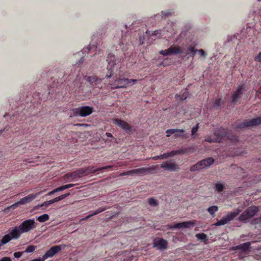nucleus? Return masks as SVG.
<instances>
[{"instance_id":"20e7f679","label":"nucleus","mask_w":261,"mask_h":261,"mask_svg":"<svg viewBox=\"0 0 261 261\" xmlns=\"http://www.w3.org/2000/svg\"><path fill=\"white\" fill-rule=\"evenodd\" d=\"M112 166H106L102 167L95 169L94 166H89L88 167L82 168L78 169V171L81 177L88 175L91 173H94L96 171H101L105 169H110Z\"/></svg>"},{"instance_id":"2eb2a0df","label":"nucleus","mask_w":261,"mask_h":261,"mask_svg":"<svg viewBox=\"0 0 261 261\" xmlns=\"http://www.w3.org/2000/svg\"><path fill=\"white\" fill-rule=\"evenodd\" d=\"M195 225L194 221H189L184 222H180L175 224L174 225H168L167 227L169 229H172L174 228H189L191 226H194Z\"/></svg>"},{"instance_id":"a18cd8bd","label":"nucleus","mask_w":261,"mask_h":261,"mask_svg":"<svg viewBox=\"0 0 261 261\" xmlns=\"http://www.w3.org/2000/svg\"><path fill=\"white\" fill-rule=\"evenodd\" d=\"M168 157H173L174 155H176V150H172L169 152H167Z\"/></svg>"},{"instance_id":"4468645a","label":"nucleus","mask_w":261,"mask_h":261,"mask_svg":"<svg viewBox=\"0 0 261 261\" xmlns=\"http://www.w3.org/2000/svg\"><path fill=\"white\" fill-rule=\"evenodd\" d=\"M86 80L90 84L92 88L98 87V86L100 85L102 81L103 80V77H98L96 75H91L85 77Z\"/></svg>"},{"instance_id":"f704fd0d","label":"nucleus","mask_w":261,"mask_h":261,"mask_svg":"<svg viewBox=\"0 0 261 261\" xmlns=\"http://www.w3.org/2000/svg\"><path fill=\"white\" fill-rule=\"evenodd\" d=\"M224 102L220 98L216 99L214 103V107L219 108L223 104Z\"/></svg>"},{"instance_id":"de8ad7c7","label":"nucleus","mask_w":261,"mask_h":261,"mask_svg":"<svg viewBox=\"0 0 261 261\" xmlns=\"http://www.w3.org/2000/svg\"><path fill=\"white\" fill-rule=\"evenodd\" d=\"M105 210H106V208L101 207V208L96 210L95 212L92 214V215H93V216L95 215H97V214H99V213L102 212Z\"/></svg>"},{"instance_id":"72a5a7b5","label":"nucleus","mask_w":261,"mask_h":261,"mask_svg":"<svg viewBox=\"0 0 261 261\" xmlns=\"http://www.w3.org/2000/svg\"><path fill=\"white\" fill-rule=\"evenodd\" d=\"M196 238L201 240H207V235L204 233H199L196 234Z\"/></svg>"},{"instance_id":"473e14b6","label":"nucleus","mask_w":261,"mask_h":261,"mask_svg":"<svg viewBox=\"0 0 261 261\" xmlns=\"http://www.w3.org/2000/svg\"><path fill=\"white\" fill-rule=\"evenodd\" d=\"M190 149V148H182L179 150H176V155L188 153H189Z\"/></svg>"},{"instance_id":"f257e3e1","label":"nucleus","mask_w":261,"mask_h":261,"mask_svg":"<svg viewBox=\"0 0 261 261\" xmlns=\"http://www.w3.org/2000/svg\"><path fill=\"white\" fill-rule=\"evenodd\" d=\"M214 136L218 140V143H220L222 140H230L232 144L235 145L239 141L237 136L232 135L227 129L221 127L214 132Z\"/></svg>"},{"instance_id":"6ab92c4d","label":"nucleus","mask_w":261,"mask_h":261,"mask_svg":"<svg viewBox=\"0 0 261 261\" xmlns=\"http://www.w3.org/2000/svg\"><path fill=\"white\" fill-rule=\"evenodd\" d=\"M202 169L209 167L214 163V159L213 158L209 157L203 159L199 162Z\"/></svg>"},{"instance_id":"dca6fc26","label":"nucleus","mask_w":261,"mask_h":261,"mask_svg":"<svg viewBox=\"0 0 261 261\" xmlns=\"http://www.w3.org/2000/svg\"><path fill=\"white\" fill-rule=\"evenodd\" d=\"M46 191V190L38 192L35 194H29L28 196L22 198L19 201L18 203H20V204H25L27 203H30L32 201L35 199L36 197L44 192Z\"/></svg>"},{"instance_id":"c85d7f7f","label":"nucleus","mask_w":261,"mask_h":261,"mask_svg":"<svg viewBox=\"0 0 261 261\" xmlns=\"http://www.w3.org/2000/svg\"><path fill=\"white\" fill-rule=\"evenodd\" d=\"M218 207L216 205L211 206L207 208L208 212L213 216L215 215V213L218 211Z\"/></svg>"},{"instance_id":"4be33fe9","label":"nucleus","mask_w":261,"mask_h":261,"mask_svg":"<svg viewBox=\"0 0 261 261\" xmlns=\"http://www.w3.org/2000/svg\"><path fill=\"white\" fill-rule=\"evenodd\" d=\"M250 246V243L247 242L233 247L232 248L233 250H240L242 252H245L249 249Z\"/></svg>"},{"instance_id":"09e8293b","label":"nucleus","mask_w":261,"mask_h":261,"mask_svg":"<svg viewBox=\"0 0 261 261\" xmlns=\"http://www.w3.org/2000/svg\"><path fill=\"white\" fill-rule=\"evenodd\" d=\"M24 252H16L14 253V256L16 258H19L22 255Z\"/></svg>"},{"instance_id":"f03ea898","label":"nucleus","mask_w":261,"mask_h":261,"mask_svg":"<svg viewBox=\"0 0 261 261\" xmlns=\"http://www.w3.org/2000/svg\"><path fill=\"white\" fill-rule=\"evenodd\" d=\"M107 61L108 62V65L107 68L108 72L106 73V77L110 78L113 74L115 69H117V65L120 62V60L116 59L115 56L109 55Z\"/></svg>"},{"instance_id":"9d476101","label":"nucleus","mask_w":261,"mask_h":261,"mask_svg":"<svg viewBox=\"0 0 261 261\" xmlns=\"http://www.w3.org/2000/svg\"><path fill=\"white\" fill-rule=\"evenodd\" d=\"M244 92V85H240L238 86L237 89L234 91L231 97L230 102L236 105L239 100L241 99Z\"/></svg>"},{"instance_id":"5701e85b","label":"nucleus","mask_w":261,"mask_h":261,"mask_svg":"<svg viewBox=\"0 0 261 261\" xmlns=\"http://www.w3.org/2000/svg\"><path fill=\"white\" fill-rule=\"evenodd\" d=\"M245 211L246 213L249 214V216L252 218L257 213L258 208L256 206H251L248 207Z\"/></svg>"},{"instance_id":"864d4df0","label":"nucleus","mask_w":261,"mask_h":261,"mask_svg":"<svg viewBox=\"0 0 261 261\" xmlns=\"http://www.w3.org/2000/svg\"><path fill=\"white\" fill-rule=\"evenodd\" d=\"M93 215L92 214H91V215H89L88 216H87L86 217L84 218H82L80 220V222L81 223L83 221H86L88 219H89L91 216H92Z\"/></svg>"},{"instance_id":"f3484780","label":"nucleus","mask_w":261,"mask_h":261,"mask_svg":"<svg viewBox=\"0 0 261 261\" xmlns=\"http://www.w3.org/2000/svg\"><path fill=\"white\" fill-rule=\"evenodd\" d=\"M161 167L165 170L170 171H177L179 169V166L176 163H171L167 161L163 162L161 164Z\"/></svg>"},{"instance_id":"bb28decb","label":"nucleus","mask_w":261,"mask_h":261,"mask_svg":"<svg viewBox=\"0 0 261 261\" xmlns=\"http://www.w3.org/2000/svg\"><path fill=\"white\" fill-rule=\"evenodd\" d=\"M55 202H54V199H51L50 200H48V201H46L40 204H39L37 206V208H39V207H48L49 205H50V204H53V203H54Z\"/></svg>"},{"instance_id":"e433bc0d","label":"nucleus","mask_w":261,"mask_h":261,"mask_svg":"<svg viewBox=\"0 0 261 261\" xmlns=\"http://www.w3.org/2000/svg\"><path fill=\"white\" fill-rule=\"evenodd\" d=\"M148 203L151 206H156L158 205L157 201L153 198L148 199Z\"/></svg>"},{"instance_id":"412c9836","label":"nucleus","mask_w":261,"mask_h":261,"mask_svg":"<svg viewBox=\"0 0 261 261\" xmlns=\"http://www.w3.org/2000/svg\"><path fill=\"white\" fill-rule=\"evenodd\" d=\"M182 93H179L178 94H176L175 95V98L177 100H180L181 102L183 101L184 100L186 99L188 97L189 93L187 89H185Z\"/></svg>"},{"instance_id":"b1692460","label":"nucleus","mask_w":261,"mask_h":261,"mask_svg":"<svg viewBox=\"0 0 261 261\" xmlns=\"http://www.w3.org/2000/svg\"><path fill=\"white\" fill-rule=\"evenodd\" d=\"M65 176L68 178H70L72 180L76 178H81L77 170L72 172L68 173L66 174Z\"/></svg>"},{"instance_id":"ea45409f","label":"nucleus","mask_w":261,"mask_h":261,"mask_svg":"<svg viewBox=\"0 0 261 261\" xmlns=\"http://www.w3.org/2000/svg\"><path fill=\"white\" fill-rule=\"evenodd\" d=\"M205 141L209 143L217 142V141H218V140L216 139V137L212 138L210 137H207L205 139Z\"/></svg>"},{"instance_id":"680f3d73","label":"nucleus","mask_w":261,"mask_h":261,"mask_svg":"<svg viewBox=\"0 0 261 261\" xmlns=\"http://www.w3.org/2000/svg\"><path fill=\"white\" fill-rule=\"evenodd\" d=\"M4 129H1L0 130V134H1L3 132H4Z\"/></svg>"},{"instance_id":"393cba45","label":"nucleus","mask_w":261,"mask_h":261,"mask_svg":"<svg viewBox=\"0 0 261 261\" xmlns=\"http://www.w3.org/2000/svg\"><path fill=\"white\" fill-rule=\"evenodd\" d=\"M177 132L174 134L175 138L181 137L182 138H188L189 136L187 134L185 133V130L184 129H176Z\"/></svg>"},{"instance_id":"13d9d810","label":"nucleus","mask_w":261,"mask_h":261,"mask_svg":"<svg viewBox=\"0 0 261 261\" xmlns=\"http://www.w3.org/2000/svg\"><path fill=\"white\" fill-rule=\"evenodd\" d=\"M54 200L55 203L56 202L60 201V197L59 196L54 198Z\"/></svg>"},{"instance_id":"c9c22d12","label":"nucleus","mask_w":261,"mask_h":261,"mask_svg":"<svg viewBox=\"0 0 261 261\" xmlns=\"http://www.w3.org/2000/svg\"><path fill=\"white\" fill-rule=\"evenodd\" d=\"M35 246L33 245L29 246L24 251V252L31 253L34 251L35 250Z\"/></svg>"},{"instance_id":"cd10ccee","label":"nucleus","mask_w":261,"mask_h":261,"mask_svg":"<svg viewBox=\"0 0 261 261\" xmlns=\"http://www.w3.org/2000/svg\"><path fill=\"white\" fill-rule=\"evenodd\" d=\"M49 217L47 214H43L37 218V220L40 222H44L49 220Z\"/></svg>"},{"instance_id":"79ce46f5","label":"nucleus","mask_w":261,"mask_h":261,"mask_svg":"<svg viewBox=\"0 0 261 261\" xmlns=\"http://www.w3.org/2000/svg\"><path fill=\"white\" fill-rule=\"evenodd\" d=\"M200 57H203L205 58L207 56V54L202 49H197V51Z\"/></svg>"},{"instance_id":"bf43d9fd","label":"nucleus","mask_w":261,"mask_h":261,"mask_svg":"<svg viewBox=\"0 0 261 261\" xmlns=\"http://www.w3.org/2000/svg\"><path fill=\"white\" fill-rule=\"evenodd\" d=\"M152 159L153 160H157L158 159H160V155L154 156L152 157Z\"/></svg>"},{"instance_id":"49530a36","label":"nucleus","mask_w":261,"mask_h":261,"mask_svg":"<svg viewBox=\"0 0 261 261\" xmlns=\"http://www.w3.org/2000/svg\"><path fill=\"white\" fill-rule=\"evenodd\" d=\"M255 61L261 63V52L259 53L255 57Z\"/></svg>"},{"instance_id":"aec40b11","label":"nucleus","mask_w":261,"mask_h":261,"mask_svg":"<svg viewBox=\"0 0 261 261\" xmlns=\"http://www.w3.org/2000/svg\"><path fill=\"white\" fill-rule=\"evenodd\" d=\"M197 51V49L195 48V46L191 45L187 47V51H184V53L186 54V56L189 59L190 57H194Z\"/></svg>"},{"instance_id":"ddd939ff","label":"nucleus","mask_w":261,"mask_h":261,"mask_svg":"<svg viewBox=\"0 0 261 261\" xmlns=\"http://www.w3.org/2000/svg\"><path fill=\"white\" fill-rule=\"evenodd\" d=\"M113 122L124 130L127 134H130L132 132V126L126 122L118 118H115L113 119Z\"/></svg>"},{"instance_id":"a19ab883","label":"nucleus","mask_w":261,"mask_h":261,"mask_svg":"<svg viewBox=\"0 0 261 261\" xmlns=\"http://www.w3.org/2000/svg\"><path fill=\"white\" fill-rule=\"evenodd\" d=\"M74 186V184H70L63 185V186H61V188L62 191H63L66 189L73 187Z\"/></svg>"},{"instance_id":"3c124183","label":"nucleus","mask_w":261,"mask_h":261,"mask_svg":"<svg viewBox=\"0 0 261 261\" xmlns=\"http://www.w3.org/2000/svg\"><path fill=\"white\" fill-rule=\"evenodd\" d=\"M19 205H20V203H18V201L15 203L14 204H12L10 206V208L12 210L15 209Z\"/></svg>"},{"instance_id":"f8f14e48","label":"nucleus","mask_w":261,"mask_h":261,"mask_svg":"<svg viewBox=\"0 0 261 261\" xmlns=\"http://www.w3.org/2000/svg\"><path fill=\"white\" fill-rule=\"evenodd\" d=\"M261 124V117L253 118L249 120H246L240 123L238 126V128H243L246 127L253 126Z\"/></svg>"},{"instance_id":"e2e57ef3","label":"nucleus","mask_w":261,"mask_h":261,"mask_svg":"<svg viewBox=\"0 0 261 261\" xmlns=\"http://www.w3.org/2000/svg\"><path fill=\"white\" fill-rule=\"evenodd\" d=\"M87 49L88 50V51H89L91 49V46H89V47H88V48H87Z\"/></svg>"},{"instance_id":"37998d69","label":"nucleus","mask_w":261,"mask_h":261,"mask_svg":"<svg viewBox=\"0 0 261 261\" xmlns=\"http://www.w3.org/2000/svg\"><path fill=\"white\" fill-rule=\"evenodd\" d=\"M198 128H199V123H197L195 126H194L192 128V130H191L192 135H194L195 134V133L197 132Z\"/></svg>"},{"instance_id":"6e6552de","label":"nucleus","mask_w":261,"mask_h":261,"mask_svg":"<svg viewBox=\"0 0 261 261\" xmlns=\"http://www.w3.org/2000/svg\"><path fill=\"white\" fill-rule=\"evenodd\" d=\"M182 48L178 45H172L169 48L160 51L159 54L166 56L176 55L177 54H184Z\"/></svg>"},{"instance_id":"5fc2aeb1","label":"nucleus","mask_w":261,"mask_h":261,"mask_svg":"<svg viewBox=\"0 0 261 261\" xmlns=\"http://www.w3.org/2000/svg\"><path fill=\"white\" fill-rule=\"evenodd\" d=\"M159 155H160V159H166L168 158L167 153H165L160 154Z\"/></svg>"},{"instance_id":"c756f323","label":"nucleus","mask_w":261,"mask_h":261,"mask_svg":"<svg viewBox=\"0 0 261 261\" xmlns=\"http://www.w3.org/2000/svg\"><path fill=\"white\" fill-rule=\"evenodd\" d=\"M74 84V89L75 91L77 90V89L80 88L82 84V82L80 81V79H78V77L74 80L73 82Z\"/></svg>"},{"instance_id":"7ed1b4c3","label":"nucleus","mask_w":261,"mask_h":261,"mask_svg":"<svg viewBox=\"0 0 261 261\" xmlns=\"http://www.w3.org/2000/svg\"><path fill=\"white\" fill-rule=\"evenodd\" d=\"M155 169V166H151L147 168H140L138 169H135L123 172V173H121L120 175H134L135 174L143 175L148 173H151L152 171L154 170Z\"/></svg>"},{"instance_id":"423d86ee","label":"nucleus","mask_w":261,"mask_h":261,"mask_svg":"<svg viewBox=\"0 0 261 261\" xmlns=\"http://www.w3.org/2000/svg\"><path fill=\"white\" fill-rule=\"evenodd\" d=\"M93 112V108L90 106H83L73 110L74 116L86 117L91 114Z\"/></svg>"},{"instance_id":"052dcab7","label":"nucleus","mask_w":261,"mask_h":261,"mask_svg":"<svg viewBox=\"0 0 261 261\" xmlns=\"http://www.w3.org/2000/svg\"><path fill=\"white\" fill-rule=\"evenodd\" d=\"M166 60H167V59H165V60H164V61L163 62H162L160 64V65H163V66H165V65H165V61H166Z\"/></svg>"},{"instance_id":"2f4dec72","label":"nucleus","mask_w":261,"mask_h":261,"mask_svg":"<svg viewBox=\"0 0 261 261\" xmlns=\"http://www.w3.org/2000/svg\"><path fill=\"white\" fill-rule=\"evenodd\" d=\"M200 166L201 165L198 162L197 164H196L191 167L190 171L192 172H194V171L202 169Z\"/></svg>"},{"instance_id":"6e6d98bb","label":"nucleus","mask_w":261,"mask_h":261,"mask_svg":"<svg viewBox=\"0 0 261 261\" xmlns=\"http://www.w3.org/2000/svg\"><path fill=\"white\" fill-rule=\"evenodd\" d=\"M69 195H70V193H68L62 195H61V196H60L59 197H60V200H61L65 198L66 197H67Z\"/></svg>"},{"instance_id":"4d7b16f0","label":"nucleus","mask_w":261,"mask_h":261,"mask_svg":"<svg viewBox=\"0 0 261 261\" xmlns=\"http://www.w3.org/2000/svg\"><path fill=\"white\" fill-rule=\"evenodd\" d=\"M106 136L108 137L114 138V137L113 136V135L110 133H106Z\"/></svg>"},{"instance_id":"39448f33","label":"nucleus","mask_w":261,"mask_h":261,"mask_svg":"<svg viewBox=\"0 0 261 261\" xmlns=\"http://www.w3.org/2000/svg\"><path fill=\"white\" fill-rule=\"evenodd\" d=\"M137 82V80L128 79H121L118 78L113 82L111 85L113 86L112 89L126 88L127 85L133 83H136Z\"/></svg>"},{"instance_id":"7c9ffc66","label":"nucleus","mask_w":261,"mask_h":261,"mask_svg":"<svg viewBox=\"0 0 261 261\" xmlns=\"http://www.w3.org/2000/svg\"><path fill=\"white\" fill-rule=\"evenodd\" d=\"M224 189V184L218 182L215 185V190L218 192H221L223 191Z\"/></svg>"},{"instance_id":"58836bf2","label":"nucleus","mask_w":261,"mask_h":261,"mask_svg":"<svg viewBox=\"0 0 261 261\" xmlns=\"http://www.w3.org/2000/svg\"><path fill=\"white\" fill-rule=\"evenodd\" d=\"M177 132L176 129H169L166 131L167 134V137H170L171 134H175V133Z\"/></svg>"},{"instance_id":"4c0bfd02","label":"nucleus","mask_w":261,"mask_h":261,"mask_svg":"<svg viewBox=\"0 0 261 261\" xmlns=\"http://www.w3.org/2000/svg\"><path fill=\"white\" fill-rule=\"evenodd\" d=\"M60 191H62V189H61V187H59L54 190H53V191L48 192L46 195V196H48V195H51L52 194H55V193L56 192H60Z\"/></svg>"},{"instance_id":"a878e982","label":"nucleus","mask_w":261,"mask_h":261,"mask_svg":"<svg viewBox=\"0 0 261 261\" xmlns=\"http://www.w3.org/2000/svg\"><path fill=\"white\" fill-rule=\"evenodd\" d=\"M251 218L249 216V214L246 213V211H245L239 217V220L240 221H244L248 220Z\"/></svg>"},{"instance_id":"9b49d317","label":"nucleus","mask_w":261,"mask_h":261,"mask_svg":"<svg viewBox=\"0 0 261 261\" xmlns=\"http://www.w3.org/2000/svg\"><path fill=\"white\" fill-rule=\"evenodd\" d=\"M64 247V246L56 245L51 247L47 250L41 257L42 260L44 261L49 257H52L55 255L59 253Z\"/></svg>"},{"instance_id":"0eeeda50","label":"nucleus","mask_w":261,"mask_h":261,"mask_svg":"<svg viewBox=\"0 0 261 261\" xmlns=\"http://www.w3.org/2000/svg\"><path fill=\"white\" fill-rule=\"evenodd\" d=\"M241 211L238 208L235 211L228 213L226 216H224L221 220L218 221L214 225L218 226L227 224L228 222L232 220L236 217H237L240 214Z\"/></svg>"},{"instance_id":"a211bd4d","label":"nucleus","mask_w":261,"mask_h":261,"mask_svg":"<svg viewBox=\"0 0 261 261\" xmlns=\"http://www.w3.org/2000/svg\"><path fill=\"white\" fill-rule=\"evenodd\" d=\"M168 242L164 239H160L154 242V247H158L161 250L165 249L167 248Z\"/></svg>"},{"instance_id":"603ef678","label":"nucleus","mask_w":261,"mask_h":261,"mask_svg":"<svg viewBox=\"0 0 261 261\" xmlns=\"http://www.w3.org/2000/svg\"><path fill=\"white\" fill-rule=\"evenodd\" d=\"M0 261H12V259L10 257L5 256L2 258Z\"/></svg>"},{"instance_id":"c03bdc74","label":"nucleus","mask_w":261,"mask_h":261,"mask_svg":"<svg viewBox=\"0 0 261 261\" xmlns=\"http://www.w3.org/2000/svg\"><path fill=\"white\" fill-rule=\"evenodd\" d=\"M162 14L163 15V16H165V17H168L169 16H171L172 15V13L169 11H162Z\"/></svg>"},{"instance_id":"8fccbe9b","label":"nucleus","mask_w":261,"mask_h":261,"mask_svg":"<svg viewBox=\"0 0 261 261\" xmlns=\"http://www.w3.org/2000/svg\"><path fill=\"white\" fill-rule=\"evenodd\" d=\"M161 30L154 31L152 34L153 35L157 36L159 37L161 36Z\"/></svg>"},{"instance_id":"0e129e2a","label":"nucleus","mask_w":261,"mask_h":261,"mask_svg":"<svg viewBox=\"0 0 261 261\" xmlns=\"http://www.w3.org/2000/svg\"><path fill=\"white\" fill-rule=\"evenodd\" d=\"M258 2H261V0H257Z\"/></svg>"},{"instance_id":"1a4fd4ad","label":"nucleus","mask_w":261,"mask_h":261,"mask_svg":"<svg viewBox=\"0 0 261 261\" xmlns=\"http://www.w3.org/2000/svg\"><path fill=\"white\" fill-rule=\"evenodd\" d=\"M36 227V223L34 219L24 220L19 225V227L22 233L29 232Z\"/></svg>"}]
</instances>
